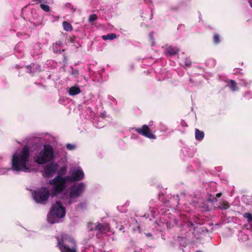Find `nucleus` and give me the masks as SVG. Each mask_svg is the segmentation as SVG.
I'll use <instances>...</instances> for the list:
<instances>
[{
	"instance_id": "5701e85b",
	"label": "nucleus",
	"mask_w": 252,
	"mask_h": 252,
	"mask_svg": "<svg viewBox=\"0 0 252 252\" xmlns=\"http://www.w3.org/2000/svg\"><path fill=\"white\" fill-rule=\"evenodd\" d=\"M25 186H26V189L27 190H30V191H32V188H31L30 186H28L27 184L25 185Z\"/></svg>"
},
{
	"instance_id": "a211bd4d",
	"label": "nucleus",
	"mask_w": 252,
	"mask_h": 252,
	"mask_svg": "<svg viewBox=\"0 0 252 252\" xmlns=\"http://www.w3.org/2000/svg\"><path fill=\"white\" fill-rule=\"evenodd\" d=\"M244 217L248 220L249 222L252 220V215L250 213H246L244 215Z\"/></svg>"
},
{
	"instance_id": "a878e982",
	"label": "nucleus",
	"mask_w": 252,
	"mask_h": 252,
	"mask_svg": "<svg viewBox=\"0 0 252 252\" xmlns=\"http://www.w3.org/2000/svg\"><path fill=\"white\" fill-rule=\"evenodd\" d=\"M221 193H219L217 194V196L218 197H220V196H221Z\"/></svg>"
},
{
	"instance_id": "423d86ee",
	"label": "nucleus",
	"mask_w": 252,
	"mask_h": 252,
	"mask_svg": "<svg viewBox=\"0 0 252 252\" xmlns=\"http://www.w3.org/2000/svg\"><path fill=\"white\" fill-rule=\"evenodd\" d=\"M53 157V151L50 145H45L38 156L35 157V161L39 164H43L51 160Z\"/></svg>"
},
{
	"instance_id": "6ab92c4d",
	"label": "nucleus",
	"mask_w": 252,
	"mask_h": 252,
	"mask_svg": "<svg viewBox=\"0 0 252 252\" xmlns=\"http://www.w3.org/2000/svg\"><path fill=\"white\" fill-rule=\"evenodd\" d=\"M66 147L69 150H73L75 149V145L73 144H67Z\"/></svg>"
},
{
	"instance_id": "9b49d317",
	"label": "nucleus",
	"mask_w": 252,
	"mask_h": 252,
	"mask_svg": "<svg viewBox=\"0 0 252 252\" xmlns=\"http://www.w3.org/2000/svg\"><path fill=\"white\" fill-rule=\"evenodd\" d=\"M63 29L67 32H70L73 30L72 27L70 24L66 21H63Z\"/></svg>"
},
{
	"instance_id": "f257e3e1",
	"label": "nucleus",
	"mask_w": 252,
	"mask_h": 252,
	"mask_svg": "<svg viewBox=\"0 0 252 252\" xmlns=\"http://www.w3.org/2000/svg\"><path fill=\"white\" fill-rule=\"evenodd\" d=\"M71 176L64 177L59 175L49 182L50 186L49 189L43 188L39 193L35 195L34 199L37 202L43 203L49 197V193L55 196L63 190L68 186L69 182H76L82 180L84 177V173L80 167L73 168L71 170Z\"/></svg>"
},
{
	"instance_id": "9d476101",
	"label": "nucleus",
	"mask_w": 252,
	"mask_h": 252,
	"mask_svg": "<svg viewBox=\"0 0 252 252\" xmlns=\"http://www.w3.org/2000/svg\"><path fill=\"white\" fill-rule=\"evenodd\" d=\"M179 51V50L176 47H173L169 46L166 49V52L167 54L170 55H174L177 54Z\"/></svg>"
},
{
	"instance_id": "393cba45",
	"label": "nucleus",
	"mask_w": 252,
	"mask_h": 252,
	"mask_svg": "<svg viewBox=\"0 0 252 252\" xmlns=\"http://www.w3.org/2000/svg\"><path fill=\"white\" fill-rule=\"evenodd\" d=\"M65 172H66V169H65V168H64L63 169V170L60 171V173H61V174H64L65 173Z\"/></svg>"
},
{
	"instance_id": "0eeeda50",
	"label": "nucleus",
	"mask_w": 252,
	"mask_h": 252,
	"mask_svg": "<svg viewBox=\"0 0 252 252\" xmlns=\"http://www.w3.org/2000/svg\"><path fill=\"white\" fill-rule=\"evenodd\" d=\"M58 168V165L57 164L50 163L46 166L43 172V175L44 177L50 178L53 177L54 174L56 173Z\"/></svg>"
},
{
	"instance_id": "20e7f679",
	"label": "nucleus",
	"mask_w": 252,
	"mask_h": 252,
	"mask_svg": "<svg viewBox=\"0 0 252 252\" xmlns=\"http://www.w3.org/2000/svg\"><path fill=\"white\" fill-rule=\"evenodd\" d=\"M65 214L64 208L62 206V203L57 201L52 207V209L48 216V221L51 223L57 222V219L63 218Z\"/></svg>"
},
{
	"instance_id": "b1692460",
	"label": "nucleus",
	"mask_w": 252,
	"mask_h": 252,
	"mask_svg": "<svg viewBox=\"0 0 252 252\" xmlns=\"http://www.w3.org/2000/svg\"><path fill=\"white\" fill-rule=\"evenodd\" d=\"M188 226L189 227L192 226L193 225V223L191 222H189L188 224Z\"/></svg>"
},
{
	"instance_id": "39448f33",
	"label": "nucleus",
	"mask_w": 252,
	"mask_h": 252,
	"mask_svg": "<svg viewBox=\"0 0 252 252\" xmlns=\"http://www.w3.org/2000/svg\"><path fill=\"white\" fill-rule=\"evenodd\" d=\"M85 185L83 183L75 184L72 186L70 189L69 196L64 199V203L70 204L74 202L73 199L78 197L84 191Z\"/></svg>"
},
{
	"instance_id": "cd10ccee",
	"label": "nucleus",
	"mask_w": 252,
	"mask_h": 252,
	"mask_svg": "<svg viewBox=\"0 0 252 252\" xmlns=\"http://www.w3.org/2000/svg\"><path fill=\"white\" fill-rule=\"evenodd\" d=\"M31 71V69H29L28 72L29 73H30Z\"/></svg>"
},
{
	"instance_id": "1a4fd4ad",
	"label": "nucleus",
	"mask_w": 252,
	"mask_h": 252,
	"mask_svg": "<svg viewBox=\"0 0 252 252\" xmlns=\"http://www.w3.org/2000/svg\"><path fill=\"white\" fill-rule=\"evenodd\" d=\"M81 90L77 86H73L70 88L69 94L70 95H75L80 93Z\"/></svg>"
},
{
	"instance_id": "4be33fe9",
	"label": "nucleus",
	"mask_w": 252,
	"mask_h": 252,
	"mask_svg": "<svg viewBox=\"0 0 252 252\" xmlns=\"http://www.w3.org/2000/svg\"><path fill=\"white\" fill-rule=\"evenodd\" d=\"M62 45V42L61 41H58V42L56 43V45L54 46V52H58L57 51H55V48H56V45H58L59 46H61Z\"/></svg>"
},
{
	"instance_id": "f03ea898",
	"label": "nucleus",
	"mask_w": 252,
	"mask_h": 252,
	"mask_svg": "<svg viewBox=\"0 0 252 252\" xmlns=\"http://www.w3.org/2000/svg\"><path fill=\"white\" fill-rule=\"evenodd\" d=\"M32 167L30 149L27 146L18 149L11 159V169L14 171L30 172Z\"/></svg>"
},
{
	"instance_id": "f8f14e48",
	"label": "nucleus",
	"mask_w": 252,
	"mask_h": 252,
	"mask_svg": "<svg viewBox=\"0 0 252 252\" xmlns=\"http://www.w3.org/2000/svg\"><path fill=\"white\" fill-rule=\"evenodd\" d=\"M204 136V133L203 131L199 130L198 129L195 130V138L198 140H201L203 139Z\"/></svg>"
},
{
	"instance_id": "6e6552de",
	"label": "nucleus",
	"mask_w": 252,
	"mask_h": 252,
	"mask_svg": "<svg viewBox=\"0 0 252 252\" xmlns=\"http://www.w3.org/2000/svg\"><path fill=\"white\" fill-rule=\"evenodd\" d=\"M136 131L139 134L143 135L150 139H155L156 136L150 131L147 125H143L141 128H137Z\"/></svg>"
},
{
	"instance_id": "c756f323",
	"label": "nucleus",
	"mask_w": 252,
	"mask_h": 252,
	"mask_svg": "<svg viewBox=\"0 0 252 252\" xmlns=\"http://www.w3.org/2000/svg\"><path fill=\"white\" fill-rule=\"evenodd\" d=\"M134 252H136L134 251Z\"/></svg>"
},
{
	"instance_id": "aec40b11",
	"label": "nucleus",
	"mask_w": 252,
	"mask_h": 252,
	"mask_svg": "<svg viewBox=\"0 0 252 252\" xmlns=\"http://www.w3.org/2000/svg\"><path fill=\"white\" fill-rule=\"evenodd\" d=\"M214 40L216 43H219L220 42V36L219 34H216L214 35Z\"/></svg>"
},
{
	"instance_id": "7ed1b4c3",
	"label": "nucleus",
	"mask_w": 252,
	"mask_h": 252,
	"mask_svg": "<svg viewBox=\"0 0 252 252\" xmlns=\"http://www.w3.org/2000/svg\"><path fill=\"white\" fill-rule=\"evenodd\" d=\"M57 247L61 252H77V247L74 239L70 235L63 234L57 238Z\"/></svg>"
},
{
	"instance_id": "c85d7f7f",
	"label": "nucleus",
	"mask_w": 252,
	"mask_h": 252,
	"mask_svg": "<svg viewBox=\"0 0 252 252\" xmlns=\"http://www.w3.org/2000/svg\"><path fill=\"white\" fill-rule=\"evenodd\" d=\"M4 170L5 171H4V173L7 172L8 170V169H4Z\"/></svg>"
},
{
	"instance_id": "412c9836",
	"label": "nucleus",
	"mask_w": 252,
	"mask_h": 252,
	"mask_svg": "<svg viewBox=\"0 0 252 252\" xmlns=\"http://www.w3.org/2000/svg\"><path fill=\"white\" fill-rule=\"evenodd\" d=\"M185 61L184 63H182L183 64H184L186 66H189L190 65V62L187 59H185Z\"/></svg>"
},
{
	"instance_id": "bb28decb",
	"label": "nucleus",
	"mask_w": 252,
	"mask_h": 252,
	"mask_svg": "<svg viewBox=\"0 0 252 252\" xmlns=\"http://www.w3.org/2000/svg\"><path fill=\"white\" fill-rule=\"evenodd\" d=\"M150 37H151V39H153V37L152 34H151Z\"/></svg>"
},
{
	"instance_id": "f3484780",
	"label": "nucleus",
	"mask_w": 252,
	"mask_h": 252,
	"mask_svg": "<svg viewBox=\"0 0 252 252\" xmlns=\"http://www.w3.org/2000/svg\"><path fill=\"white\" fill-rule=\"evenodd\" d=\"M102 227L103 226L101 224L98 223L97 224H95V226L92 228V229H95L96 230H100L102 229Z\"/></svg>"
},
{
	"instance_id": "2eb2a0df",
	"label": "nucleus",
	"mask_w": 252,
	"mask_h": 252,
	"mask_svg": "<svg viewBox=\"0 0 252 252\" xmlns=\"http://www.w3.org/2000/svg\"><path fill=\"white\" fill-rule=\"evenodd\" d=\"M40 7L44 11L49 12L50 11V7L48 5L41 4Z\"/></svg>"
},
{
	"instance_id": "4468645a",
	"label": "nucleus",
	"mask_w": 252,
	"mask_h": 252,
	"mask_svg": "<svg viewBox=\"0 0 252 252\" xmlns=\"http://www.w3.org/2000/svg\"><path fill=\"white\" fill-rule=\"evenodd\" d=\"M229 87L230 89L233 91H236L238 90L237 83L234 80L230 81V84L229 85Z\"/></svg>"
},
{
	"instance_id": "ddd939ff",
	"label": "nucleus",
	"mask_w": 252,
	"mask_h": 252,
	"mask_svg": "<svg viewBox=\"0 0 252 252\" xmlns=\"http://www.w3.org/2000/svg\"><path fill=\"white\" fill-rule=\"evenodd\" d=\"M102 37L104 40H105L108 39L112 40L116 38V35L115 33H110L107 35H103Z\"/></svg>"
},
{
	"instance_id": "dca6fc26",
	"label": "nucleus",
	"mask_w": 252,
	"mask_h": 252,
	"mask_svg": "<svg viewBox=\"0 0 252 252\" xmlns=\"http://www.w3.org/2000/svg\"><path fill=\"white\" fill-rule=\"evenodd\" d=\"M96 19H97V16L96 15L92 14L90 16L88 21L90 23H92V22H94V21H95Z\"/></svg>"
}]
</instances>
